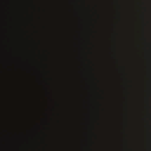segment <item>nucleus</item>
I'll return each mask as SVG.
<instances>
[{"label": "nucleus", "instance_id": "f257e3e1", "mask_svg": "<svg viewBox=\"0 0 151 151\" xmlns=\"http://www.w3.org/2000/svg\"><path fill=\"white\" fill-rule=\"evenodd\" d=\"M9 76H7V126L9 127L10 111V81Z\"/></svg>", "mask_w": 151, "mask_h": 151}, {"label": "nucleus", "instance_id": "f03ea898", "mask_svg": "<svg viewBox=\"0 0 151 151\" xmlns=\"http://www.w3.org/2000/svg\"><path fill=\"white\" fill-rule=\"evenodd\" d=\"M6 131L7 132V134H8L7 135V138L8 139H9L10 138V134H11V133L8 129L6 130Z\"/></svg>", "mask_w": 151, "mask_h": 151}, {"label": "nucleus", "instance_id": "7ed1b4c3", "mask_svg": "<svg viewBox=\"0 0 151 151\" xmlns=\"http://www.w3.org/2000/svg\"><path fill=\"white\" fill-rule=\"evenodd\" d=\"M8 62H7V66H6V68L7 69V70H8V71H11L12 70V69L10 68H8V65H11V64L10 63H8Z\"/></svg>", "mask_w": 151, "mask_h": 151}]
</instances>
